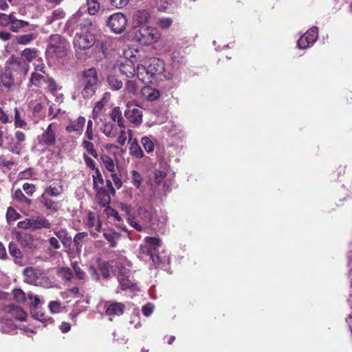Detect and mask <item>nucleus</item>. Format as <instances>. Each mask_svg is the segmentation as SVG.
Instances as JSON below:
<instances>
[{
    "mask_svg": "<svg viewBox=\"0 0 352 352\" xmlns=\"http://www.w3.org/2000/svg\"><path fill=\"white\" fill-rule=\"evenodd\" d=\"M80 14L73 15L67 21V24L77 30L74 39V47L79 50L89 49L94 45L95 37L93 31L95 26L91 19H80Z\"/></svg>",
    "mask_w": 352,
    "mask_h": 352,
    "instance_id": "f257e3e1",
    "label": "nucleus"
},
{
    "mask_svg": "<svg viewBox=\"0 0 352 352\" xmlns=\"http://www.w3.org/2000/svg\"><path fill=\"white\" fill-rule=\"evenodd\" d=\"M164 71L163 60L157 58H151L147 65L138 64L137 66V77L143 82H151L153 76L162 74Z\"/></svg>",
    "mask_w": 352,
    "mask_h": 352,
    "instance_id": "f03ea898",
    "label": "nucleus"
},
{
    "mask_svg": "<svg viewBox=\"0 0 352 352\" xmlns=\"http://www.w3.org/2000/svg\"><path fill=\"white\" fill-rule=\"evenodd\" d=\"M161 38L160 31L152 26L146 25L135 30L133 40L141 45L149 46L159 42Z\"/></svg>",
    "mask_w": 352,
    "mask_h": 352,
    "instance_id": "7ed1b4c3",
    "label": "nucleus"
},
{
    "mask_svg": "<svg viewBox=\"0 0 352 352\" xmlns=\"http://www.w3.org/2000/svg\"><path fill=\"white\" fill-rule=\"evenodd\" d=\"M69 43L58 34L52 35L48 39L46 53L51 58H63L66 56Z\"/></svg>",
    "mask_w": 352,
    "mask_h": 352,
    "instance_id": "20e7f679",
    "label": "nucleus"
},
{
    "mask_svg": "<svg viewBox=\"0 0 352 352\" xmlns=\"http://www.w3.org/2000/svg\"><path fill=\"white\" fill-rule=\"evenodd\" d=\"M24 281L29 284L40 286H46L48 278L40 270L33 267H26L23 270Z\"/></svg>",
    "mask_w": 352,
    "mask_h": 352,
    "instance_id": "39448f33",
    "label": "nucleus"
},
{
    "mask_svg": "<svg viewBox=\"0 0 352 352\" xmlns=\"http://www.w3.org/2000/svg\"><path fill=\"white\" fill-rule=\"evenodd\" d=\"M128 24V20L124 14L116 12L109 16L107 25L116 34H121L124 31Z\"/></svg>",
    "mask_w": 352,
    "mask_h": 352,
    "instance_id": "423d86ee",
    "label": "nucleus"
},
{
    "mask_svg": "<svg viewBox=\"0 0 352 352\" xmlns=\"http://www.w3.org/2000/svg\"><path fill=\"white\" fill-rule=\"evenodd\" d=\"M17 226L21 229L34 230L41 228H50L51 223L45 217H38L36 218L25 219L23 221H19Z\"/></svg>",
    "mask_w": 352,
    "mask_h": 352,
    "instance_id": "0eeeda50",
    "label": "nucleus"
},
{
    "mask_svg": "<svg viewBox=\"0 0 352 352\" xmlns=\"http://www.w3.org/2000/svg\"><path fill=\"white\" fill-rule=\"evenodd\" d=\"M124 116L131 123L135 126L142 122V111L135 104V101H129L126 104Z\"/></svg>",
    "mask_w": 352,
    "mask_h": 352,
    "instance_id": "6e6552de",
    "label": "nucleus"
},
{
    "mask_svg": "<svg viewBox=\"0 0 352 352\" xmlns=\"http://www.w3.org/2000/svg\"><path fill=\"white\" fill-rule=\"evenodd\" d=\"M145 241L146 245L141 247L142 252L149 256L154 264L160 263L162 261L160 256L155 254V251L157 247L160 245V240L155 237H146Z\"/></svg>",
    "mask_w": 352,
    "mask_h": 352,
    "instance_id": "1a4fd4ad",
    "label": "nucleus"
},
{
    "mask_svg": "<svg viewBox=\"0 0 352 352\" xmlns=\"http://www.w3.org/2000/svg\"><path fill=\"white\" fill-rule=\"evenodd\" d=\"M56 124H50L44 132L38 137L39 144L47 146L54 145L56 142Z\"/></svg>",
    "mask_w": 352,
    "mask_h": 352,
    "instance_id": "9d476101",
    "label": "nucleus"
},
{
    "mask_svg": "<svg viewBox=\"0 0 352 352\" xmlns=\"http://www.w3.org/2000/svg\"><path fill=\"white\" fill-rule=\"evenodd\" d=\"M166 177V172L160 170H155L154 182L155 185H151V191L147 195L146 200L148 203L153 202L157 197L160 196V193L157 190V186L161 184V183Z\"/></svg>",
    "mask_w": 352,
    "mask_h": 352,
    "instance_id": "9b49d317",
    "label": "nucleus"
},
{
    "mask_svg": "<svg viewBox=\"0 0 352 352\" xmlns=\"http://www.w3.org/2000/svg\"><path fill=\"white\" fill-rule=\"evenodd\" d=\"M318 36V28L312 27L302 35L298 41V47L300 49H306L312 45Z\"/></svg>",
    "mask_w": 352,
    "mask_h": 352,
    "instance_id": "f8f14e48",
    "label": "nucleus"
},
{
    "mask_svg": "<svg viewBox=\"0 0 352 352\" xmlns=\"http://www.w3.org/2000/svg\"><path fill=\"white\" fill-rule=\"evenodd\" d=\"M143 62L140 58V55L136 57L135 55H131V59L125 60L120 66V72L125 75L127 78H131L134 76L135 74H137V68L135 69L133 62Z\"/></svg>",
    "mask_w": 352,
    "mask_h": 352,
    "instance_id": "ddd939ff",
    "label": "nucleus"
},
{
    "mask_svg": "<svg viewBox=\"0 0 352 352\" xmlns=\"http://www.w3.org/2000/svg\"><path fill=\"white\" fill-rule=\"evenodd\" d=\"M156 211L151 206H140L138 217L145 223L155 225L156 223Z\"/></svg>",
    "mask_w": 352,
    "mask_h": 352,
    "instance_id": "4468645a",
    "label": "nucleus"
},
{
    "mask_svg": "<svg viewBox=\"0 0 352 352\" xmlns=\"http://www.w3.org/2000/svg\"><path fill=\"white\" fill-rule=\"evenodd\" d=\"M1 309L6 313L10 314L13 317L20 321H25L26 320L27 314L19 306L10 303L2 305Z\"/></svg>",
    "mask_w": 352,
    "mask_h": 352,
    "instance_id": "2eb2a0df",
    "label": "nucleus"
},
{
    "mask_svg": "<svg viewBox=\"0 0 352 352\" xmlns=\"http://www.w3.org/2000/svg\"><path fill=\"white\" fill-rule=\"evenodd\" d=\"M98 82V74L94 68H90L85 70L82 74L83 85H88L97 88Z\"/></svg>",
    "mask_w": 352,
    "mask_h": 352,
    "instance_id": "dca6fc26",
    "label": "nucleus"
},
{
    "mask_svg": "<svg viewBox=\"0 0 352 352\" xmlns=\"http://www.w3.org/2000/svg\"><path fill=\"white\" fill-rule=\"evenodd\" d=\"M140 95L143 99L152 102L160 98V91L151 86H145L141 89Z\"/></svg>",
    "mask_w": 352,
    "mask_h": 352,
    "instance_id": "f3484780",
    "label": "nucleus"
},
{
    "mask_svg": "<svg viewBox=\"0 0 352 352\" xmlns=\"http://www.w3.org/2000/svg\"><path fill=\"white\" fill-rule=\"evenodd\" d=\"M85 118L82 116L78 117L76 120H71L66 127V131L69 133L75 132L80 135L85 124Z\"/></svg>",
    "mask_w": 352,
    "mask_h": 352,
    "instance_id": "a211bd4d",
    "label": "nucleus"
},
{
    "mask_svg": "<svg viewBox=\"0 0 352 352\" xmlns=\"http://www.w3.org/2000/svg\"><path fill=\"white\" fill-rule=\"evenodd\" d=\"M113 261H111V265L112 267H116L119 270L118 277L130 276V270L129 268L130 267V265L129 261H126V258H120L119 261L115 263V265H113Z\"/></svg>",
    "mask_w": 352,
    "mask_h": 352,
    "instance_id": "6ab92c4d",
    "label": "nucleus"
},
{
    "mask_svg": "<svg viewBox=\"0 0 352 352\" xmlns=\"http://www.w3.org/2000/svg\"><path fill=\"white\" fill-rule=\"evenodd\" d=\"M106 314L108 316H120L123 314L125 309L124 304L121 302H106Z\"/></svg>",
    "mask_w": 352,
    "mask_h": 352,
    "instance_id": "aec40b11",
    "label": "nucleus"
},
{
    "mask_svg": "<svg viewBox=\"0 0 352 352\" xmlns=\"http://www.w3.org/2000/svg\"><path fill=\"white\" fill-rule=\"evenodd\" d=\"M149 19V13L144 10H137L133 15V23L138 25L140 28L146 26L145 25L148 22Z\"/></svg>",
    "mask_w": 352,
    "mask_h": 352,
    "instance_id": "412c9836",
    "label": "nucleus"
},
{
    "mask_svg": "<svg viewBox=\"0 0 352 352\" xmlns=\"http://www.w3.org/2000/svg\"><path fill=\"white\" fill-rule=\"evenodd\" d=\"M14 80L10 69L5 68L0 73V85L6 88H10L12 86Z\"/></svg>",
    "mask_w": 352,
    "mask_h": 352,
    "instance_id": "4be33fe9",
    "label": "nucleus"
},
{
    "mask_svg": "<svg viewBox=\"0 0 352 352\" xmlns=\"http://www.w3.org/2000/svg\"><path fill=\"white\" fill-rule=\"evenodd\" d=\"M110 118L114 122H117L119 127L125 129V121L122 116V111L119 107H114L110 114Z\"/></svg>",
    "mask_w": 352,
    "mask_h": 352,
    "instance_id": "5701e85b",
    "label": "nucleus"
},
{
    "mask_svg": "<svg viewBox=\"0 0 352 352\" xmlns=\"http://www.w3.org/2000/svg\"><path fill=\"white\" fill-rule=\"evenodd\" d=\"M122 182L119 177L115 173H111V179L107 181V186L111 193L114 194L116 189H120L122 187Z\"/></svg>",
    "mask_w": 352,
    "mask_h": 352,
    "instance_id": "b1692460",
    "label": "nucleus"
},
{
    "mask_svg": "<svg viewBox=\"0 0 352 352\" xmlns=\"http://www.w3.org/2000/svg\"><path fill=\"white\" fill-rule=\"evenodd\" d=\"M133 139V131L131 129L125 130L124 129H122L120 131L117 142L120 146H124L127 141L129 144Z\"/></svg>",
    "mask_w": 352,
    "mask_h": 352,
    "instance_id": "393cba45",
    "label": "nucleus"
},
{
    "mask_svg": "<svg viewBox=\"0 0 352 352\" xmlns=\"http://www.w3.org/2000/svg\"><path fill=\"white\" fill-rule=\"evenodd\" d=\"M129 153L132 156L138 159L142 158L144 155L136 138H134L132 142L129 143Z\"/></svg>",
    "mask_w": 352,
    "mask_h": 352,
    "instance_id": "a878e982",
    "label": "nucleus"
},
{
    "mask_svg": "<svg viewBox=\"0 0 352 352\" xmlns=\"http://www.w3.org/2000/svg\"><path fill=\"white\" fill-rule=\"evenodd\" d=\"M87 226L89 228H95L97 232H100L101 228V223L98 216L92 212H89L87 215Z\"/></svg>",
    "mask_w": 352,
    "mask_h": 352,
    "instance_id": "bb28decb",
    "label": "nucleus"
},
{
    "mask_svg": "<svg viewBox=\"0 0 352 352\" xmlns=\"http://www.w3.org/2000/svg\"><path fill=\"white\" fill-rule=\"evenodd\" d=\"M47 78L48 76H45L36 72H33L31 75L30 82L32 85H34L35 87H42L44 85H45Z\"/></svg>",
    "mask_w": 352,
    "mask_h": 352,
    "instance_id": "cd10ccee",
    "label": "nucleus"
},
{
    "mask_svg": "<svg viewBox=\"0 0 352 352\" xmlns=\"http://www.w3.org/2000/svg\"><path fill=\"white\" fill-rule=\"evenodd\" d=\"M103 236L104 239L110 243L111 248L116 246V241L120 238V234L113 230H108L104 232Z\"/></svg>",
    "mask_w": 352,
    "mask_h": 352,
    "instance_id": "c85d7f7f",
    "label": "nucleus"
},
{
    "mask_svg": "<svg viewBox=\"0 0 352 352\" xmlns=\"http://www.w3.org/2000/svg\"><path fill=\"white\" fill-rule=\"evenodd\" d=\"M21 56L28 63L36 61L38 59L37 52L34 49L26 48L21 52Z\"/></svg>",
    "mask_w": 352,
    "mask_h": 352,
    "instance_id": "c756f323",
    "label": "nucleus"
},
{
    "mask_svg": "<svg viewBox=\"0 0 352 352\" xmlns=\"http://www.w3.org/2000/svg\"><path fill=\"white\" fill-rule=\"evenodd\" d=\"M63 192V188L60 185H51L49 187H47L44 192H43V195H45V196L48 197H58Z\"/></svg>",
    "mask_w": 352,
    "mask_h": 352,
    "instance_id": "7c9ffc66",
    "label": "nucleus"
},
{
    "mask_svg": "<svg viewBox=\"0 0 352 352\" xmlns=\"http://www.w3.org/2000/svg\"><path fill=\"white\" fill-rule=\"evenodd\" d=\"M88 139H84L82 142L81 146L84 150L87 151V153L94 157V158H97L98 157V153L95 149L94 144Z\"/></svg>",
    "mask_w": 352,
    "mask_h": 352,
    "instance_id": "2f4dec72",
    "label": "nucleus"
},
{
    "mask_svg": "<svg viewBox=\"0 0 352 352\" xmlns=\"http://www.w3.org/2000/svg\"><path fill=\"white\" fill-rule=\"evenodd\" d=\"M41 202L47 208V209L57 211L58 209V203L52 200L50 197L45 196V195H41Z\"/></svg>",
    "mask_w": 352,
    "mask_h": 352,
    "instance_id": "473e14b6",
    "label": "nucleus"
},
{
    "mask_svg": "<svg viewBox=\"0 0 352 352\" xmlns=\"http://www.w3.org/2000/svg\"><path fill=\"white\" fill-rule=\"evenodd\" d=\"M24 148V144L12 139L8 143V149L13 154L20 155L22 149Z\"/></svg>",
    "mask_w": 352,
    "mask_h": 352,
    "instance_id": "72a5a7b5",
    "label": "nucleus"
},
{
    "mask_svg": "<svg viewBox=\"0 0 352 352\" xmlns=\"http://www.w3.org/2000/svg\"><path fill=\"white\" fill-rule=\"evenodd\" d=\"M101 161L104 166L105 168L111 172L113 173L116 170V165L113 160L107 155H102L100 157Z\"/></svg>",
    "mask_w": 352,
    "mask_h": 352,
    "instance_id": "f704fd0d",
    "label": "nucleus"
},
{
    "mask_svg": "<svg viewBox=\"0 0 352 352\" xmlns=\"http://www.w3.org/2000/svg\"><path fill=\"white\" fill-rule=\"evenodd\" d=\"M88 236L87 232H83L76 234L74 239V243L78 252H81L84 240Z\"/></svg>",
    "mask_w": 352,
    "mask_h": 352,
    "instance_id": "c9c22d12",
    "label": "nucleus"
},
{
    "mask_svg": "<svg viewBox=\"0 0 352 352\" xmlns=\"http://www.w3.org/2000/svg\"><path fill=\"white\" fill-rule=\"evenodd\" d=\"M102 132L109 138H115L118 131L116 126L113 124L107 122L103 124Z\"/></svg>",
    "mask_w": 352,
    "mask_h": 352,
    "instance_id": "e433bc0d",
    "label": "nucleus"
},
{
    "mask_svg": "<svg viewBox=\"0 0 352 352\" xmlns=\"http://www.w3.org/2000/svg\"><path fill=\"white\" fill-rule=\"evenodd\" d=\"M107 100H107V94H106L103 96L102 98H101L98 102H97L96 103V105L94 107L93 111H92L94 118H97L100 115L102 109H103L104 105L107 104Z\"/></svg>",
    "mask_w": 352,
    "mask_h": 352,
    "instance_id": "4c0bfd02",
    "label": "nucleus"
},
{
    "mask_svg": "<svg viewBox=\"0 0 352 352\" xmlns=\"http://www.w3.org/2000/svg\"><path fill=\"white\" fill-rule=\"evenodd\" d=\"M65 17L64 12L60 9L54 10L50 15L47 16L46 23L51 24L54 21L63 19Z\"/></svg>",
    "mask_w": 352,
    "mask_h": 352,
    "instance_id": "58836bf2",
    "label": "nucleus"
},
{
    "mask_svg": "<svg viewBox=\"0 0 352 352\" xmlns=\"http://www.w3.org/2000/svg\"><path fill=\"white\" fill-rule=\"evenodd\" d=\"M141 143L144 150L148 153H152L154 151L155 144L151 137L144 136L141 139Z\"/></svg>",
    "mask_w": 352,
    "mask_h": 352,
    "instance_id": "ea45409f",
    "label": "nucleus"
},
{
    "mask_svg": "<svg viewBox=\"0 0 352 352\" xmlns=\"http://www.w3.org/2000/svg\"><path fill=\"white\" fill-rule=\"evenodd\" d=\"M87 11L89 14L95 15L100 8V4L97 0H87Z\"/></svg>",
    "mask_w": 352,
    "mask_h": 352,
    "instance_id": "a19ab883",
    "label": "nucleus"
},
{
    "mask_svg": "<svg viewBox=\"0 0 352 352\" xmlns=\"http://www.w3.org/2000/svg\"><path fill=\"white\" fill-rule=\"evenodd\" d=\"M143 182L142 175L137 170L131 171V182L136 188H139Z\"/></svg>",
    "mask_w": 352,
    "mask_h": 352,
    "instance_id": "79ce46f5",
    "label": "nucleus"
},
{
    "mask_svg": "<svg viewBox=\"0 0 352 352\" xmlns=\"http://www.w3.org/2000/svg\"><path fill=\"white\" fill-rule=\"evenodd\" d=\"M16 327L10 320H6L2 322L0 326V330L2 333H11L15 330Z\"/></svg>",
    "mask_w": 352,
    "mask_h": 352,
    "instance_id": "37998d69",
    "label": "nucleus"
},
{
    "mask_svg": "<svg viewBox=\"0 0 352 352\" xmlns=\"http://www.w3.org/2000/svg\"><path fill=\"white\" fill-rule=\"evenodd\" d=\"M36 35L32 33H29L24 35H20L16 37V41L18 43L21 45H27L32 41L36 38Z\"/></svg>",
    "mask_w": 352,
    "mask_h": 352,
    "instance_id": "c03bdc74",
    "label": "nucleus"
},
{
    "mask_svg": "<svg viewBox=\"0 0 352 352\" xmlns=\"http://www.w3.org/2000/svg\"><path fill=\"white\" fill-rule=\"evenodd\" d=\"M12 293L16 302L23 303L25 301L26 294L21 289H14Z\"/></svg>",
    "mask_w": 352,
    "mask_h": 352,
    "instance_id": "a18cd8bd",
    "label": "nucleus"
},
{
    "mask_svg": "<svg viewBox=\"0 0 352 352\" xmlns=\"http://www.w3.org/2000/svg\"><path fill=\"white\" fill-rule=\"evenodd\" d=\"M83 86L81 94L84 98H89L95 94L96 90L95 87L88 85H83Z\"/></svg>",
    "mask_w": 352,
    "mask_h": 352,
    "instance_id": "49530a36",
    "label": "nucleus"
},
{
    "mask_svg": "<svg viewBox=\"0 0 352 352\" xmlns=\"http://www.w3.org/2000/svg\"><path fill=\"white\" fill-rule=\"evenodd\" d=\"M26 125V122L20 116L19 109L17 108H14V126L16 128H25Z\"/></svg>",
    "mask_w": 352,
    "mask_h": 352,
    "instance_id": "de8ad7c7",
    "label": "nucleus"
},
{
    "mask_svg": "<svg viewBox=\"0 0 352 352\" xmlns=\"http://www.w3.org/2000/svg\"><path fill=\"white\" fill-rule=\"evenodd\" d=\"M58 276L67 281H70L73 277V274L69 267H62L58 270Z\"/></svg>",
    "mask_w": 352,
    "mask_h": 352,
    "instance_id": "09e8293b",
    "label": "nucleus"
},
{
    "mask_svg": "<svg viewBox=\"0 0 352 352\" xmlns=\"http://www.w3.org/2000/svg\"><path fill=\"white\" fill-rule=\"evenodd\" d=\"M32 316L37 320H39L42 322H46L49 320H52L50 317H48L45 315V314L41 310L36 309L32 311Z\"/></svg>",
    "mask_w": 352,
    "mask_h": 352,
    "instance_id": "8fccbe9b",
    "label": "nucleus"
},
{
    "mask_svg": "<svg viewBox=\"0 0 352 352\" xmlns=\"http://www.w3.org/2000/svg\"><path fill=\"white\" fill-rule=\"evenodd\" d=\"M173 23V20L171 18L169 17H162L160 18L157 21V25L161 29H168Z\"/></svg>",
    "mask_w": 352,
    "mask_h": 352,
    "instance_id": "3c124183",
    "label": "nucleus"
},
{
    "mask_svg": "<svg viewBox=\"0 0 352 352\" xmlns=\"http://www.w3.org/2000/svg\"><path fill=\"white\" fill-rule=\"evenodd\" d=\"M107 80L111 87L115 90H118L122 87V82L114 76H109Z\"/></svg>",
    "mask_w": 352,
    "mask_h": 352,
    "instance_id": "603ef678",
    "label": "nucleus"
},
{
    "mask_svg": "<svg viewBox=\"0 0 352 352\" xmlns=\"http://www.w3.org/2000/svg\"><path fill=\"white\" fill-rule=\"evenodd\" d=\"M98 203L103 207L108 205L110 202V196L105 192H98L96 196Z\"/></svg>",
    "mask_w": 352,
    "mask_h": 352,
    "instance_id": "864d4df0",
    "label": "nucleus"
},
{
    "mask_svg": "<svg viewBox=\"0 0 352 352\" xmlns=\"http://www.w3.org/2000/svg\"><path fill=\"white\" fill-rule=\"evenodd\" d=\"M45 85L48 90L53 94L55 95L56 91L60 89V87L56 84L55 80L51 78H47Z\"/></svg>",
    "mask_w": 352,
    "mask_h": 352,
    "instance_id": "5fc2aeb1",
    "label": "nucleus"
},
{
    "mask_svg": "<svg viewBox=\"0 0 352 352\" xmlns=\"http://www.w3.org/2000/svg\"><path fill=\"white\" fill-rule=\"evenodd\" d=\"M8 249L11 256L16 258H21L22 252L15 243H10Z\"/></svg>",
    "mask_w": 352,
    "mask_h": 352,
    "instance_id": "6e6d98bb",
    "label": "nucleus"
},
{
    "mask_svg": "<svg viewBox=\"0 0 352 352\" xmlns=\"http://www.w3.org/2000/svg\"><path fill=\"white\" fill-rule=\"evenodd\" d=\"M27 25H28V23L27 21L16 19L12 21V23H10V28L12 31L16 32L19 29L24 28Z\"/></svg>",
    "mask_w": 352,
    "mask_h": 352,
    "instance_id": "4d7b16f0",
    "label": "nucleus"
},
{
    "mask_svg": "<svg viewBox=\"0 0 352 352\" xmlns=\"http://www.w3.org/2000/svg\"><path fill=\"white\" fill-rule=\"evenodd\" d=\"M104 213L108 217H113L117 221H120L122 220V218L118 212L109 206H107L105 208Z\"/></svg>",
    "mask_w": 352,
    "mask_h": 352,
    "instance_id": "13d9d810",
    "label": "nucleus"
},
{
    "mask_svg": "<svg viewBox=\"0 0 352 352\" xmlns=\"http://www.w3.org/2000/svg\"><path fill=\"white\" fill-rule=\"evenodd\" d=\"M28 298L31 300L30 309L32 311L38 309V305L41 300L38 296L34 295L32 293H29L28 295Z\"/></svg>",
    "mask_w": 352,
    "mask_h": 352,
    "instance_id": "bf43d9fd",
    "label": "nucleus"
},
{
    "mask_svg": "<svg viewBox=\"0 0 352 352\" xmlns=\"http://www.w3.org/2000/svg\"><path fill=\"white\" fill-rule=\"evenodd\" d=\"M94 188H97L99 185L103 184L104 180L98 168L95 170V175H93Z\"/></svg>",
    "mask_w": 352,
    "mask_h": 352,
    "instance_id": "052dcab7",
    "label": "nucleus"
},
{
    "mask_svg": "<svg viewBox=\"0 0 352 352\" xmlns=\"http://www.w3.org/2000/svg\"><path fill=\"white\" fill-rule=\"evenodd\" d=\"M19 217V214L17 213L14 208H12L11 207H9L8 208L7 212H6V218H7V220L8 222L14 221L16 219H18Z\"/></svg>",
    "mask_w": 352,
    "mask_h": 352,
    "instance_id": "680f3d73",
    "label": "nucleus"
},
{
    "mask_svg": "<svg viewBox=\"0 0 352 352\" xmlns=\"http://www.w3.org/2000/svg\"><path fill=\"white\" fill-rule=\"evenodd\" d=\"M72 267L75 272L76 277L80 280H83L85 278V273L78 266L77 262H72Z\"/></svg>",
    "mask_w": 352,
    "mask_h": 352,
    "instance_id": "e2e57ef3",
    "label": "nucleus"
},
{
    "mask_svg": "<svg viewBox=\"0 0 352 352\" xmlns=\"http://www.w3.org/2000/svg\"><path fill=\"white\" fill-rule=\"evenodd\" d=\"M118 281L123 289L129 288L133 286V282L129 279V277H118Z\"/></svg>",
    "mask_w": 352,
    "mask_h": 352,
    "instance_id": "0e129e2a",
    "label": "nucleus"
},
{
    "mask_svg": "<svg viewBox=\"0 0 352 352\" xmlns=\"http://www.w3.org/2000/svg\"><path fill=\"white\" fill-rule=\"evenodd\" d=\"M14 164L12 158H9L8 156L1 155L0 156V166L6 167L8 168H11L12 166Z\"/></svg>",
    "mask_w": 352,
    "mask_h": 352,
    "instance_id": "69168bd1",
    "label": "nucleus"
},
{
    "mask_svg": "<svg viewBox=\"0 0 352 352\" xmlns=\"http://www.w3.org/2000/svg\"><path fill=\"white\" fill-rule=\"evenodd\" d=\"M125 91L132 95H135L137 91L136 82L133 80H128L125 85Z\"/></svg>",
    "mask_w": 352,
    "mask_h": 352,
    "instance_id": "338daca9",
    "label": "nucleus"
},
{
    "mask_svg": "<svg viewBox=\"0 0 352 352\" xmlns=\"http://www.w3.org/2000/svg\"><path fill=\"white\" fill-rule=\"evenodd\" d=\"M94 129H93V122L91 120H89L87 122V130L85 133V138L88 139L89 140H94Z\"/></svg>",
    "mask_w": 352,
    "mask_h": 352,
    "instance_id": "774afa93",
    "label": "nucleus"
}]
</instances>
